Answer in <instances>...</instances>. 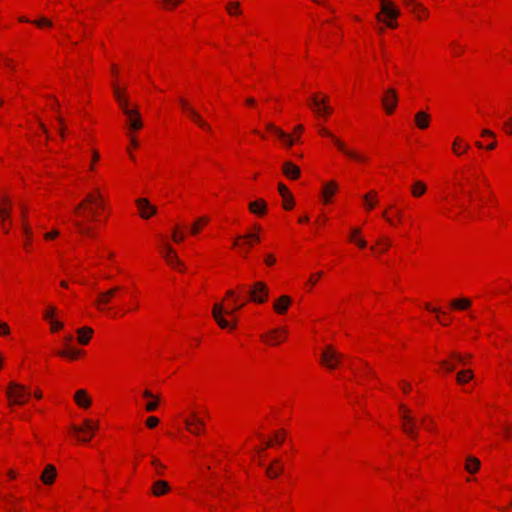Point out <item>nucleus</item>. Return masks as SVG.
I'll return each mask as SVG.
<instances>
[{
	"label": "nucleus",
	"instance_id": "nucleus-32",
	"mask_svg": "<svg viewBox=\"0 0 512 512\" xmlns=\"http://www.w3.org/2000/svg\"><path fill=\"white\" fill-rule=\"evenodd\" d=\"M454 309L465 310L471 306V300L468 298H459L451 302Z\"/></svg>",
	"mask_w": 512,
	"mask_h": 512
},
{
	"label": "nucleus",
	"instance_id": "nucleus-31",
	"mask_svg": "<svg viewBox=\"0 0 512 512\" xmlns=\"http://www.w3.org/2000/svg\"><path fill=\"white\" fill-rule=\"evenodd\" d=\"M426 190V185L420 180L415 181L411 187V193L414 197L422 196L426 192Z\"/></svg>",
	"mask_w": 512,
	"mask_h": 512
},
{
	"label": "nucleus",
	"instance_id": "nucleus-59",
	"mask_svg": "<svg viewBox=\"0 0 512 512\" xmlns=\"http://www.w3.org/2000/svg\"><path fill=\"white\" fill-rule=\"evenodd\" d=\"M275 441L279 444L283 443L284 441V431H282L281 433H276L275 434Z\"/></svg>",
	"mask_w": 512,
	"mask_h": 512
},
{
	"label": "nucleus",
	"instance_id": "nucleus-23",
	"mask_svg": "<svg viewBox=\"0 0 512 512\" xmlns=\"http://www.w3.org/2000/svg\"><path fill=\"white\" fill-rule=\"evenodd\" d=\"M56 478V468L52 464H49L45 467L42 475L41 481L46 485H51Z\"/></svg>",
	"mask_w": 512,
	"mask_h": 512
},
{
	"label": "nucleus",
	"instance_id": "nucleus-61",
	"mask_svg": "<svg viewBox=\"0 0 512 512\" xmlns=\"http://www.w3.org/2000/svg\"><path fill=\"white\" fill-rule=\"evenodd\" d=\"M440 364L443 367H445L447 371H453L454 370V366L449 364L447 361H442Z\"/></svg>",
	"mask_w": 512,
	"mask_h": 512
},
{
	"label": "nucleus",
	"instance_id": "nucleus-9",
	"mask_svg": "<svg viewBox=\"0 0 512 512\" xmlns=\"http://www.w3.org/2000/svg\"><path fill=\"white\" fill-rule=\"evenodd\" d=\"M328 97L324 96L323 98H319L318 95H313L309 101V105L311 106L313 112L318 115H328L331 112V108L328 106Z\"/></svg>",
	"mask_w": 512,
	"mask_h": 512
},
{
	"label": "nucleus",
	"instance_id": "nucleus-44",
	"mask_svg": "<svg viewBox=\"0 0 512 512\" xmlns=\"http://www.w3.org/2000/svg\"><path fill=\"white\" fill-rule=\"evenodd\" d=\"M58 354L60 356H67L71 359H76L80 354V351L71 349L70 351H60Z\"/></svg>",
	"mask_w": 512,
	"mask_h": 512
},
{
	"label": "nucleus",
	"instance_id": "nucleus-38",
	"mask_svg": "<svg viewBox=\"0 0 512 512\" xmlns=\"http://www.w3.org/2000/svg\"><path fill=\"white\" fill-rule=\"evenodd\" d=\"M472 378H473V373L471 370H463L457 374V382L459 384L466 383L469 380H471Z\"/></svg>",
	"mask_w": 512,
	"mask_h": 512
},
{
	"label": "nucleus",
	"instance_id": "nucleus-13",
	"mask_svg": "<svg viewBox=\"0 0 512 512\" xmlns=\"http://www.w3.org/2000/svg\"><path fill=\"white\" fill-rule=\"evenodd\" d=\"M121 290L119 286H115L110 288L107 291L99 293L96 305L100 310H106L108 307V304L111 302L112 298L115 297V295Z\"/></svg>",
	"mask_w": 512,
	"mask_h": 512
},
{
	"label": "nucleus",
	"instance_id": "nucleus-15",
	"mask_svg": "<svg viewBox=\"0 0 512 512\" xmlns=\"http://www.w3.org/2000/svg\"><path fill=\"white\" fill-rule=\"evenodd\" d=\"M184 423L187 430L195 435L200 434L205 427L204 421L200 419L194 412L191 413L190 418H186L184 420Z\"/></svg>",
	"mask_w": 512,
	"mask_h": 512
},
{
	"label": "nucleus",
	"instance_id": "nucleus-55",
	"mask_svg": "<svg viewBox=\"0 0 512 512\" xmlns=\"http://www.w3.org/2000/svg\"><path fill=\"white\" fill-rule=\"evenodd\" d=\"M157 407H158V402L155 400V401H150V402H148V403L146 404V407H145V408H146V410H147L148 412H152V411L156 410V409H157Z\"/></svg>",
	"mask_w": 512,
	"mask_h": 512
},
{
	"label": "nucleus",
	"instance_id": "nucleus-56",
	"mask_svg": "<svg viewBox=\"0 0 512 512\" xmlns=\"http://www.w3.org/2000/svg\"><path fill=\"white\" fill-rule=\"evenodd\" d=\"M9 333V326L4 322H0V335H8Z\"/></svg>",
	"mask_w": 512,
	"mask_h": 512
},
{
	"label": "nucleus",
	"instance_id": "nucleus-35",
	"mask_svg": "<svg viewBox=\"0 0 512 512\" xmlns=\"http://www.w3.org/2000/svg\"><path fill=\"white\" fill-rule=\"evenodd\" d=\"M114 96L122 111L124 110V107H129L128 100L122 95L120 89L116 86H114Z\"/></svg>",
	"mask_w": 512,
	"mask_h": 512
},
{
	"label": "nucleus",
	"instance_id": "nucleus-27",
	"mask_svg": "<svg viewBox=\"0 0 512 512\" xmlns=\"http://www.w3.org/2000/svg\"><path fill=\"white\" fill-rule=\"evenodd\" d=\"M74 400L82 408H87L91 405V399L88 397L87 392L83 389L75 393Z\"/></svg>",
	"mask_w": 512,
	"mask_h": 512
},
{
	"label": "nucleus",
	"instance_id": "nucleus-14",
	"mask_svg": "<svg viewBox=\"0 0 512 512\" xmlns=\"http://www.w3.org/2000/svg\"><path fill=\"white\" fill-rule=\"evenodd\" d=\"M381 17L383 19H396L400 15L399 9L390 0H380Z\"/></svg>",
	"mask_w": 512,
	"mask_h": 512
},
{
	"label": "nucleus",
	"instance_id": "nucleus-53",
	"mask_svg": "<svg viewBox=\"0 0 512 512\" xmlns=\"http://www.w3.org/2000/svg\"><path fill=\"white\" fill-rule=\"evenodd\" d=\"M34 23L38 27H43V26L51 27L52 26V22L46 18H40L39 20L34 21Z\"/></svg>",
	"mask_w": 512,
	"mask_h": 512
},
{
	"label": "nucleus",
	"instance_id": "nucleus-52",
	"mask_svg": "<svg viewBox=\"0 0 512 512\" xmlns=\"http://www.w3.org/2000/svg\"><path fill=\"white\" fill-rule=\"evenodd\" d=\"M172 239H173V241L178 242V243L182 242L184 240V234L178 232L177 229H174L173 233H172Z\"/></svg>",
	"mask_w": 512,
	"mask_h": 512
},
{
	"label": "nucleus",
	"instance_id": "nucleus-16",
	"mask_svg": "<svg viewBox=\"0 0 512 512\" xmlns=\"http://www.w3.org/2000/svg\"><path fill=\"white\" fill-rule=\"evenodd\" d=\"M2 203V207L0 208V224L5 233H8L9 228L7 226V221L11 217V202L7 197H3L0 199Z\"/></svg>",
	"mask_w": 512,
	"mask_h": 512
},
{
	"label": "nucleus",
	"instance_id": "nucleus-33",
	"mask_svg": "<svg viewBox=\"0 0 512 512\" xmlns=\"http://www.w3.org/2000/svg\"><path fill=\"white\" fill-rule=\"evenodd\" d=\"M480 467V461L475 457H468L465 465V469L469 473H475Z\"/></svg>",
	"mask_w": 512,
	"mask_h": 512
},
{
	"label": "nucleus",
	"instance_id": "nucleus-40",
	"mask_svg": "<svg viewBox=\"0 0 512 512\" xmlns=\"http://www.w3.org/2000/svg\"><path fill=\"white\" fill-rule=\"evenodd\" d=\"M375 197H376L375 191H371L363 196V199H364L368 209H373L375 207L376 201L371 199V198H375Z\"/></svg>",
	"mask_w": 512,
	"mask_h": 512
},
{
	"label": "nucleus",
	"instance_id": "nucleus-17",
	"mask_svg": "<svg viewBox=\"0 0 512 512\" xmlns=\"http://www.w3.org/2000/svg\"><path fill=\"white\" fill-rule=\"evenodd\" d=\"M136 205L138 207L140 216L144 219L150 218L157 211V208L154 205H152L146 198L137 199Z\"/></svg>",
	"mask_w": 512,
	"mask_h": 512
},
{
	"label": "nucleus",
	"instance_id": "nucleus-42",
	"mask_svg": "<svg viewBox=\"0 0 512 512\" xmlns=\"http://www.w3.org/2000/svg\"><path fill=\"white\" fill-rule=\"evenodd\" d=\"M376 19L380 22L385 23L386 26L389 28L397 27V22L395 21L396 19H383V17H381V14H376Z\"/></svg>",
	"mask_w": 512,
	"mask_h": 512
},
{
	"label": "nucleus",
	"instance_id": "nucleus-2",
	"mask_svg": "<svg viewBox=\"0 0 512 512\" xmlns=\"http://www.w3.org/2000/svg\"><path fill=\"white\" fill-rule=\"evenodd\" d=\"M6 395L11 404L22 405L27 402L30 396V392L25 386L16 382H10L6 391Z\"/></svg>",
	"mask_w": 512,
	"mask_h": 512
},
{
	"label": "nucleus",
	"instance_id": "nucleus-45",
	"mask_svg": "<svg viewBox=\"0 0 512 512\" xmlns=\"http://www.w3.org/2000/svg\"><path fill=\"white\" fill-rule=\"evenodd\" d=\"M152 465L155 467L156 469V473L158 475H162L163 474V470L165 468V466L158 460V459H152Z\"/></svg>",
	"mask_w": 512,
	"mask_h": 512
},
{
	"label": "nucleus",
	"instance_id": "nucleus-50",
	"mask_svg": "<svg viewBox=\"0 0 512 512\" xmlns=\"http://www.w3.org/2000/svg\"><path fill=\"white\" fill-rule=\"evenodd\" d=\"M278 190L283 199H286V196L291 194L288 188L283 183L278 184Z\"/></svg>",
	"mask_w": 512,
	"mask_h": 512
},
{
	"label": "nucleus",
	"instance_id": "nucleus-24",
	"mask_svg": "<svg viewBox=\"0 0 512 512\" xmlns=\"http://www.w3.org/2000/svg\"><path fill=\"white\" fill-rule=\"evenodd\" d=\"M170 490V486L168 484V482L164 481V480H157L154 482L153 486H152V493L154 496H162L164 494H166L167 492H169Z\"/></svg>",
	"mask_w": 512,
	"mask_h": 512
},
{
	"label": "nucleus",
	"instance_id": "nucleus-64",
	"mask_svg": "<svg viewBox=\"0 0 512 512\" xmlns=\"http://www.w3.org/2000/svg\"><path fill=\"white\" fill-rule=\"evenodd\" d=\"M402 389L405 393L409 392V390L411 389V386L409 383H406V382H403L402 383Z\"/></svg>",
	"mask_w": 512,
	"mask_h": 512
},
{
	"label": "nucleus",
	"instance_id": "nucleus-49",
	"mask_svg": "<svg viewBox=\"0 0 512 512\" xmlns=\"http://www.w3.org/2000/svg\"><path fill=\"white\" fill-rule=\"evenodd\" d=\"M49 322L51 325V330L53 332L58 331L59 329H61L63 327V323L58 320L52 319Z\"/></svg>",
	"mask_w": 512,
	"mask_h": 512
},
{
	"label": "nucleus",
	"instance_id": "nucleus-25",
	"mask_svg": "<svg viewBox=\"0 0 512 512\" xmlns=\"http://www.w3.org/2000/svg\"><path fill=\"white\" fill-rule=\"evenodd\" d=\"M291 298L289 296H281L275 303H274V310L279 314H284L289 305L291 304Z\"/></svg>",
	"mask_w": 512,
	"mask_h": 512
},
{
	"label": "nucleus",
	"instance_id": "nucleus-60",
	"mask_svg": "<svg viewBox=\"0 0 512 512\" xmlns=\"http://www.w3.org/2000/svg\"><path fill=\"white\" fill-rule=\"evenodd\" d=\"M451 356L455 358L458 362L465 363L464 357L461 354L453 352Z\"/></svg>",
	"mask_w": 512,
	"mask_h": 512
},
{
	"label": "nucleus",
	"instance_id": "nucleus-47",
	"mask_svg": "<svg viewBox=\"0 0 512 512\" xmlns=\"http://www.w3.org/2000/svg\"><path fill=\"white\" fill-rule=\"evenodd\" d=\"M56 313V308L50 306L48 310L44 313V318L48 321L54 319V314Z\"/></svg>",
	"mask_w": 512,
	"mask_h": 512
},
{
	"label": "nucleus",
	"instance_id": "nucleus-26",
	"mask_svg": "<svg viewBox=\"0 0 512 512\" xmlns=\"http://www.w3.org/2000/svg\"><path fill=\"white\" fill-rule=\"evenodd\" d=\"M249 210L256 215H264L267 210V204L263 199H258L249 203Z\"/></svg>",
	"mask_w": 512,
	"mask_h": 512
},
{
	"label": "nucleus",
	"instance_id": "nucleus-3",
	"mask_svg": "<svg viewBox=\"0 0 512 512\" xmlns=\"http://www.w3.org/2000/svg\"><path fill=\"white\" fill-rule=\"evenodd\" d=\"M244 306V303L239 304L236 303L235 307L232 309H225L222 303H216L213 306L212 309V316L214 320L217 322V324L222 328H229L230 324L229 322L224 318V315H233V313L239 309H241ZM231 328H234V325L231 326Z\"/></svg>",
	"mask_w": 512,
	"mask_h": 512
},
{
	"label": "nucleus",
	"instance_id": "nucleus-6",
	"mask_svg": "<svg viewBox=\"0 0 512 512\" xmlns=\"http://www.w3.org/2000/svg\"><path fill=\"white\" fill-rule=\"evenodd\" d=\"M343 354L337 352L332 346H327L321 353V363L329 369H334L339 364Z\"/></svg>",
	"mask_w": 512,
	"mask_h": 512
},
{
	"label": "nucleus",
	"instance_id": "nucleus-62",
	"mask_svg": "<svg viewBox=\"0 0 512 512\" xmlns=\"http://www.w3.org/2000/svg\"><path fill=\"white\" fill-rule=\"evenodd\" d=\"M481 134H482V136L495 137L494 132L489 129H483Z\"/></svg>",
	"mask_w": 512,
	"mask_h": 512
},
{
	"label": "nucleus",
	"instance_id": "nucleus-51",
	"mask_svg": "<svg viewBox=\"0 0 512 512\" xmlns=\"http://www.w3.org/2000/svg\"><path fill=\"white\" fill-rule=\"evenodd\" d=\"M264 262H265L266 265L272 266V265L275 264L276 258H275V256L273 254L268 253L264 257Z\"/></svg>",
	"mask_w": 512,
	"mask_h": 512
},
{
	"label": "nucleus",
	"instance_id": "nucleus-54",
	"mask_svg": "<svg viewBox=\"0 0 512 512\" xmlns=\"http://www.w3.org/2000/svg\"><path fill=\"white\" fill-rule=\"evenodd\" d=\"M57 121H58V123L60 124V127H59L60 135H61V137L63 138V137H64V135H65L64 119H63V117L58 116V117H57Z\"/></svg>",
	"mask_w": 512,
	"mask_h": 512
},
{
	"label": "nucleus",
	"instance_id": "nucleus-34",
	"mask_svg": "<svg viewBox=\"0 0 512 512\" xmlns=\"http://www.w3.org/2000/svg\"><path fill=\"white\" fill-rule=\"evenodd\" d=\"M402 430L412 439L417 438L416 425L414 421H412L411 423H403Z\"/></svg>",
	"mask_w": 512,
	"mask_h": 512
},
{
	"label": "nucleus",
	"instance_id": "nucleus-7",
	"mask_svg": "<svg viewBox=\"0 0 512 512\" xmlns=\"http://www.w3.org/2000/svg\"><path fill=\"white\" fill-rule=\"evenodd\" d=\"M268 287L262 281L255 282L249 290L250 299L256 303H264L268 298Z\"/></svg>",
	"mask_w": 512,
	"mask_h": 512
},
{
	"label": "nucleus",
	"instance_id": "nucleus-30",
	"mask_svg": "<svg viewBox=\"0 0 512 512\" xmlns=\"http://www.w3.org/2000/svg\"><path fill=\"white\" fill-rule=\"evenodd\" d=\"M77 340L80 344L86 345L90 341L93 330L90 327H83L77 330Z\"/></svg>",
	"mask_w": 512,
	"mask_h": 512
},
{
	"label": "nucleus",
	"instance_id": "nucleus-1",
	"mask_svg": "<svg viewBox=\"0 0 512 512\" xmlns=\"http://www.w3.org/2000/svg\"><path fill=\"white\" fill-rule=\"evenodd\" d=\"M104 208L105 205L103 198L98 191L96 193L88 194L86 198L74 209V212L82 218V220L74 221V225L78 231L81 234L93 236V228L86 222L97 220L99 211Z\"/></svg>",
	"mask_w": 512,
	"mask_h": 512
},
{
	"label": "nucleus",
	"instance_id": "nucleus-46",
	"mask_svg": "<svg viewBox=\"0 0 512 512\" xmlns=\"http://www.w3.org/2000/svg\"><path fill=\"white\" fill-rule=\"evenodd\" d=\"M400 409L402 411L403 423H411L414 421L413 418L408 414V410L403 405L400 406Z\"/></svg>",
	"mask_w": 512,
	"mask_h": 512
},
{
	"label": "nucleus",
	"instance_id": "nucleus-29",
	"mask_svg": "<svg viewBox=\"0 0 512 512\" xmlns=\"http://www.w3.org/2000/svg\"><path fill=\"white\" fill-rule=\"evenodd\" d=\"M430 116L423 111L415 114V124L420 129H426L429 126Z\"/></svg>",
	"mask_w": 512,
	"mask_h": 512
},
{
	"label": "nucleus",
	"instance_id": "nucleus-63",
	"mask_svg": "<svg viewBox=\"0 0 512 512\" xmlns=\"http://www.w3.org/2000/svg\"><path fill=\"white\" fill-rule=\"evenodd\" d=\"M378 243L384 244V249L382 251H385L390 246V241L388 239H380L378 240Z\"/></svg>",
	"mask_w": 512,
	"mask_h": 512
},
{
	"label": "nucleus",
	"instance_id": "nucleus-39",
	"mask_svg": "<svg viewBox=\"0 0 512 512\" xmlns=\"http://www.w3.org/2000/svg\"><path fill=\"white\" fill-rule=\"evenodd\" d=\"M209 221L207 217H200L191 227V233L196 235L199 233L202 224H206Z\"/></svg>",
	"mask_w": 512,
	"mask_h": 512
},
{
	"label": "nucleus",
	"instance_id": "nucleus-11",
	"mask_svg": "<svg viewBox=\"0 0 512 512\" xmlns=\"http://www.w3.org/2000/svg\"><path fill=\"white\" fill-rule=\"evenodd\" d=\"M179 103L182 109L191 118V120L194 121L199 127L207 126V122L202 118L200 113L188 103L186 99L180 97Z\"/></svg>",
	"mask_w": 512,
	"mask_h": 512
},
{
	"label": "nucleus",
	"instance_id": "nucleus-36",
	"mask_svg": "<svg viewBox=\"0 0 512 512\" xmlns=\"http://www.w3.org/2000/svg\"><path fill=\"white\" fill-rule=\"evenodd\" d=\"M226 11L231 16L241 14L240 2H238V1L229 2L226 5Z\"/></svg>",
	"mask_w": 512,
	"mask_h": 512
},
{
	"label": "nucleus",
	"instance_id": "nucleus-28",
	"mask_svg": "<svg viewBox=\"0 0 512 512\" xmlns=\"http://www.w3.org/2000/svg\"><path fill=\"white\" fill-rule=\"evenodd\" d=\"M337 191V184L334 181H330L323 186L322 195L324 197V202L329 203L331 196L335 194Z\"/></svg>",
	"mask_w": 512,
	"mask_h": 512
},
{
	"label": "nucleus",
	"instance_id": "nucleus-22",
	"mask_svg": "<svg viewBox=\"0 0 512 512\" xmlns=\"http://www.w3.org/2000/svg\"><path fill=\"white\" fill-rule=\"evenodd\" d=\"M283 174L290 179H297L300 176V169L290 161L283 164Z\"/></svg>",
	"mask_w": 512,
	"mask_h": 512
},
{
	"label": "nucleus",
	"instance_id": "nucleus-58",
	"mask_svg": "<svg viewBox=\"0 0 512 512\" xmlns=\"http://www.w3.org/2000/svg\"><path fill=\"white\" fill-rule=\"evenodd\" d=\"M58 235H59V232L57 230H53V231H51L49 233H46L44 235V238L49 240V239H53V238L57 237Z\"/></svg>",
	"mask_w": 512,
	"mask_h": 512
},
{
	"label": "nucleus",
	"instance_id": "nucleus-41",
	"mask_svg": "<svg viewBox=\"0 0 512 512\" xmlns=\"http://www.w3.org/2000/svg\"><path fill=\"white\" fill-rule=\"evenodd\" d=\"M406 5L411 8L413 12H416L417 9H419L421 12L427 13V10L423 8L419 3L416 2V0H404Z\"/></svg>",
	"mask_w": 512,
	"mask_h": 512
},
{
	"label": "nucleus",
	"instance_id": "nucleus-4",
	"mask_svg": "<svg viewBox=\"0 0 512 512\" xmlns=\"http://www.w3.org/2000/svg\"><path fill=\"white\" fill-rule=\"evenodd\" d=\"M98 422H94L90 419H86L82 426H72V430L78 435V439L81 442H88L92 438L94 432L98 429Z\"/></svg>",
	"mask_w": 512,
	"mask_h": 512
},
{
	"label": "nucleus",
	"instance_id": "nucleus-48",
	"mask_svg": "<svg viewBox=\"0 0 512 512\" xmlns=\"http://www.w3.org/2000/svg\"><path fill=\"white\" fill-rule=\"evenodd\" d=\"M159 423V419L155 416H151V417H148L147 420H146V425L149 427V428H154L158 425Z\"/></svg>",
	"mask_w": 512,
	"mask_h": 512
},
{
	"label": "nucleus",
	"instance_id": "nucleus-37",
	"mask_svg": "<svg viewBox=\"0 0 512 512\" xmlns=\"http://www.w3.org/2000/svg\"><path fill=\"white\" fill-rule=\"evenodd\" d=\"M360 233L361 231L359 228H353L351 231L350 240L355 241L360 248H365L367 246L366 241L363 239H356V237L359 236Z\"/></svg>",
	"mask_w": 512,
	"mask_h": 512
},
{
	"label": "nucleus",
	"instance_id": "nucleus-19",
	"mask_svg": "<svg viewBox=\"0 0 512 512\" xmlns=\"http://www.w3.org/2000/svg\"><path fill=\"white\" fill-rule=\"evenodd\" d=\"M287 334L286 329H274L269 332L267 335H263L262 339L265 340L267 343L272 345L279 344Z\"/></svg>",
	"mask_w": 512,
	"mask_h": 512
},
{
	"label": "nucleus",
	"instance_id": "nucleus-12",
	"mask_svg": "<svg viewBox=\"0 0 512 512\" xmlns=\"http://www.w3.org/2000/svg\"><path fill=\"white\" fill-rule=\"evenodd\" d=\"M123 113L127 117V122L131 130H139L142 128L143 123L137 108L124 107Z\"/></svg>",
	"mask_w": 512,
	"mask_h": 512
},
{
	"label": "nucleus",
	"instance_id": "nucleus-20",
	"mask_svg": "<svg viewBox=\"0 0 512 512\" xmlns=\"http://www.w3.org/2000/svg\"><path fill=\"white\" fill-rule=\"evenodd\" d=\"M283 469L284 464L279 459H275L266 467L265 473L269 478L274 479L282 473Z\"/></svg>",
	"mask_w": 512,
	"mask_h": 512
},
{
	"label": "nucleus",
	"instance_id": "nucleus-57",
	"mask_svg": "<svg viewBox=\"0 0 512 512\" xmlns=\"http://www.w3.org/2000/svg\"><path fill=\"white\" fill-rule=\"evenodd\" d=\"M503 127L504 129L506 130L507 133H510L512 134V117H510L504 124H503Z\"/></svg>",
	"mask_w": 512,
	"mask_h": 512
},
{
	"label": "nucleus",
	"instance_id": "nucleus-21",
	"mask_svg": "<svg viewBox=\"0 0 512 512\" xmlns=\"http://www.w3.org/2000/svg\"><path fill=\"white\" fill-rule=\"evenodd\" d=\"M266 129L272 133H274L278 138H280L288 147H291L294 143V140L281 129L277 128L272 123H268L266 125Z\"/></svg>",
	"mask_w": 512,
	"mask_h": 512
},
{
	"label": "nucleus",
	"instance_id": "nucleus-10",
	"mask_svg": "<svg viewBox=\"0 0 512 512\" xmlns=\"http://www.w3.org/2000/svg\"><path fill=\"white\" fill-rule=\"evenodd\" d=\"M383 108L387 114H392L398 103V95L394 88H387L381 99Z\"/></svg>",
	"mask_w": 512,
	"mask_h": 512
},
{
	"label": "nucleus",
	"instance_id": "nucleus-18",
	"mask_svg": "<svg viewBox=\"0 0 512 512\" xmlns=\"http://www.w3.org/2000/svg\"><path fill=\"white\" fill-rule=\"evenodd\" d=\"M164 258H165L166 262L169 265H171L172 267L180 269L181 271L183 270V267H184L183 263L180 261V259L175 254L174 249L169 245H167L165 247Z\"/></svg>",
	"mask_w": 512,
	"mask_h": 512
},
{
	"label": "nucleus",
	"instance_id": "nucleus-43",
	"mask_svg": "<svg viewBox=\"0 0 512 512\" xmlns=\"http://www.w3.org/2000/svg\"><path fill=\"white\" fill-rule=\"evenodd\" d=\"M294 206V199L292 194L286 196V199H283V207L286 210L292 209Z\"/></svg>",
	"mask_w": 512,
	"mask_h": 512
},
{
	"label": "nucleus",
	"instance_id": "nucleus-8",
	"mask_svg": "<svg viewBox=\"0 0 512 512\" xmlns=\"http://www.w3.org/2000/svg\"><path fill=\"white\" fill-rule=\"evenodd\" d=\"M260 241V237L256 233H247L245 235H240L235 238L233 241L234 247H239L240 250L246 255L248 248L252 247L253 243H257Z\"/></svg>",
	"mask_w": 512,
	"mask_h": 512
},
{
	"label": "nucleus",
	"instance_id": "nucleus-5",
	"mask_svg": "<svg viewBox=\"0 0 512 512\" xmlns=\"http://www.w3.org/2000/svg\"><path fill=\"white\" fill-rule=\"evenodd\" d=\"M320 134L323 136H327L331 138V140L334 142L335 146L346 156L358 160V161H365V157L361 156L360 154L356 153L355 151H352L346 147V145L338 139L336 136H334L331 132L326 130L325 128H320L319 130Z\"/></svg>",
	"mask_w": 512,
	"mask_h": 512
}]
</instances>
